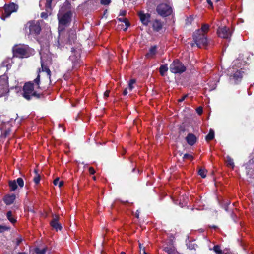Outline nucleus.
I'll return each instance as SVG.
<instances>
[{"label": "nucleus", "instance_id": "11", "mask_svg": "<svg viewBox=\"0 0 254 254\" xmlns=\"http://www.w3.org/2000/svg\"><path fill=\"white\" fill-rule=\"evenodd\" d=\"M8 89V77L3 75L0 76V96L5 94Z\"/></svg>", "mask_w": 254, "mask_h": 254}, {"label": "nucleus", "instance_id": "9", "mask_svg": "<svg viewBox=\"0 0 254 254\" xmlns=\"http://www.w3.org/2000/svg\"><path fill=\"white\" fill-rule=\"evenodd\" d=\"M156 11L162 17H167L171 14L172 9L170 5L162 3L157 6Z\"/></svg>", "mask_w": 254, "mask_h": 254}, {"label": "nucleus", "instance_id": "40", "mask_svg": "<svg viewBox=\"0 0 254 254\" xmlns=\"http://www.w3.org/2000/svg\"><path fill=\"white\" fill-rule=\"evenodd\" d=\"M123 22L125 23L127 27L125 29V30H126L127 28L129 26V23L127 18L123 19Z\"/></svg>", "mask_w": 254, "mask_h": 254}, {"label": "nucleus", "instance_id": "33", "mask_svg": "<svg viewBox=\"0 0 254 254\" xmlns=\"http://www.w3.org/2000/svg\"><path fill=\"white\" fill-rule=\"evenodd\" d=\"M213 250L216 253L218 254H222L220 247L218 245L214 246L213 247Z\"/></svg>", "mask_w": 254, "mask_h": 254}, {"label": "nucleus", "instance_id": "38", "mask_svg": "<svg viewBox=\"0 0 254 254\" xmlns=\"http://www.w3.org/2000/svg\"><path fill=\"white\" fill-rule=\"evenodd\" d=\"M9 228L6 226L0 225V233H2L6 230H8Z\"/></svg>", "mask_w": 254, "mask_h": 254}, {"label": "nucleus", "instance_id": "29", "mask_svg": "<svg viewBox=\"0 0 254 254\" xmlns=\"http://www.w3.org/2000/svg\"><path fill=\"white\" fill-rule=\"evenodd\" d=\"M214 137V131L212 129H210L209 133L206 136V140L210 141L212 140Z\"/></svg>", "mask_w": 254, "mask_h": 254}, {"label": "nucleus", "instance_id": "4", "mask_svg": "<svg viewBox=\"0 0 254 254\" xmlns=\"http://www.w3.org/2000/svg\"><path fill=\"white\" fill-rule=\"evenodd\" d=\"M13 52L15 56L24 58L33 55L35 54V50L28 45L23 44L15 46L13 48Z\"/></svg>", "mask_w": 254, "mask_h": 254}, {"label": "nucleus", "instance_id": "34", "mask_svg": "<svg viewBox=\"0 0 254 254\" xmlns=\"http://www.w3.org/2000/svg\"><path fill=\"white\" fill-rule=\"evenodd\" d=\"M35 172L36 173V175L34 177L33 181L36 184H38L40 180V176L39 175L37 174V173L36 170H35Z\"/></svg>", "mask_w": 254, "mask_h": 254}, {"label": "nucleus", "instance_id": "52", "mask_svg": "<svg viewBox=\"0 0 254 254\" xmlns=\"http://www.w3.org/2000/svg\"><path fill=\"white\" fill-rule=\"evenodd\" d=\"M123 19H125L124 18H118V20L120 21V22H123Z\"/></svg>", "mask_w": 254, "mask_h": 254}, {"label": "nucleus", "instance_id": "28", "mask_svg": "<svg viewBox=\"0 0 254 254\" xmlns=\"http://www.w3.org/2000/svg\"><path fill=\"white\" fill-rule=\"evenodd\" d=\"M47 248H43L42 249L40 248H36L34 252L36 254H45Z\"/></svg>", "mask_w": 254, "mask_h": 254}, {"label": "nucleus", "instance_id": "54", "mask_svg": "<svg viewBox=\"0 0 254 254\" xmlns=\"http://www.w3.org/2000/svg\"><path fill=\"white\" fill-rule=\"evenodd\" d=\"M158 1H168L169 0H158Z\"/></svg>", "mask_w": 254, "mask_h": 254}, {"label": "nucleus", "instance_id": "41", "mask_svg": "<svg viewBox=\"0 0 254 254\" xmlns=\"http://www.w3.org/2000/svg\"><path fill=\"white\" fill-rule=\"evenodd\" d=\"M196 112L198 113V115L202 114L203 112V108L201 107H199L196 109Z\"/></svg>", "mask_w": 254, "mask_h": 254}, {"label": "nucleus", "instance_id": "53", "mask_svg": "<svg viewBox=\"0 0 254 254\" xmlns=\"http://www.w3.org/2000/svg\"><path fill=\"white\" fill-rule=\"evenodd\" d=\"M17 254H28V253H26L25 252H19Z\"/></svg>", "mask_w": 254, "mask_h": 254}, {"label": "nucleus", "instance_id": "3", "mask_svg": "<svg viewBox=\"0 0 254 254\" xmlns=\"http://www.w3.org/2000/svg\"><path fill=\"white\" fill-rule=\"evenodd\" d=\"M209 29V25L203 24L200 29L196 30L193 34V38L198 47L201 48L207 45L208 40L206 33Z\"/></svg>", "mask_w": 254, "mask_h": 254}, {"label": "nucleus", "instance_id": "44", "mask_svg": "<svg viewBox=\"0 0 254 254\" xmlns=\"http://www.w3.org/2000/svg\"><path fill=\"white\" fill-rule=\"evenodd\" d=\"M89 171L90 174H94L95 173V171L94 170L93 167H90L89 169Z\"/></svg>", "mask_w": 254, "mask_h": 254}, {"label": "nucleus", "instance_id": "56", "mask_svg": "<svg viewBox=\"0 0 254 254\" xmlns=\"http://www.w3.org/2000/svg\"><path fill=\"white\" fill-rule=\"evenodd\" d=\"M225 210H226V211H228L227 207H225Z\"/></svg>", "mask_w": 254, "mask_h": 254}, {"label": "nucleus", "instance_id": "30", "mask_svg": "<svg viewBox=\"0 0 254 254\" xmlns=\"http://www.w3.org/2000/svg\"><path fill=\"white\" fill-rule=\"evenodd\" d=\"M206 170L204 169H200L198 171V174L201 176L202 178H205L206 176Z\"/></svg>", "mask_w": 254, "mask_h": 254}, {"label": "nucleus", "instance_id": "49", "mask_svg": "<svg viewBox=\"0 0 254 254\" xmlns=\"http://www.w3.org/2000/svg\"><path fill=\"white\" fill-rule=\"evenodd\" d=\"M22 240L21 238H17V242H16L17 245H19V244L22 242Z\"/></svg>", "mask_w": 254, "mask_h": 254}, {"label": "nucleus", "instance_id": "26", "mask_svg": "<svg viewBox=\"0 0 254 254\" xmlns=\"http://www.w3.org/2000/svg\"><path fill=\"white\" fill-rule=\"evenodd\" d=\"M188 198L186 196L182 195L180 198L179 205L181 207H183L187 205V199Z\"/></svg>", "mask_w": 254, "mask_h": 254}, {"label": "nucleus", "instance_id": "5", "mask_svg": "<svg viewBox=\"0 0 254 254\" xmlns=\"http://www.w3.org/2000/svg\"><path fill=\"white\" fill-rule=\"evenodd\" d=\"M241 64L240 60H236L233 62L232 66L228 70L230 79H233L236 83L241 81L244 73L242 68H240Z\"/></svg>", "mask_w": 254, "mask_h": 254}, {"label": "nucleus", "instance_id": "13", "mask_svg": "<svg viewBox=\"0 0 254 254\" xmlns=\"http://www.w3.org/2000/svg\"><path fill=\"white\" fill-rule=\"evenodd\" d=\"M138 16L142 24L144 26H147L150 22L151 15L149 13H145L140 11L138 12Z\"/></svg>", "mask_w": 254, "mask_h": 254}, {"label": "nucleus", "instance_id": "50", "mask_svg": "<svg viewBox=\"0 0 254 254\" xmlns=\"http://www.w3.org/2000/svg\"><path fill=\"white\" fill-rule=\"evenodd\" d=\"M127 93H128V92H127V89H125L124 90V92H123V94H124V95H127Z\"/></svg>", "mask_w": 254, "mask_h": 254}, {"label": "nucleus", "instance_id": "57", "mask_svg": "<svg viewBox=\"0 0 254 254\" xmlns=\"http://www.w3.org/2000/svg\"><path fill=\"white\" fill-rule=\"evenodd\" d=\"M219 0H216V1H219Z\"/></svg>", "mask_w": 254, "mask_h": 254}, {"label": "nucleus", "instance_id": "20", "mask_svg": "<svg viewBox=\"0 0 254 254\" xmlns=\"http://www.w3.org/2000/svg\"><path fill=\"white\" fill-rule=\"evenodd\" d=\"M187 143L190 145H193L196 141V136L192 133H189L186 137Z\"/></svg>", "mask_w": 254, "mask_h": 254}, {"label": "nucleus", "instance_id": "31", "mask_svg": "<svg viewBox=\"0 0 254 254\" xmlns=\"http://www.w3.org/2000/svg\"><path fill=\"white\" fill-rule=\"evenodd\" d=\"M53 183L55 185H58L59 187H61L64 185V182L63 181H59V178H56L54 181Z\"/></svg>", "mask_w": 254, "mask_h": 254}, {"label": "nucleus", "instance_id": "45", "mask_svg": "<svg viewBox=\"0 0 254 254\" xmlns=\"http://www.w3.org/2000/svg\"><path fill=\"white\" fill-rule=\"evenodd\" d=\"M110 91L107 90L105 92L104 94V96L105 98H107L109 96Z\"/></svg>", "mask_w": 254, "mask_h": 254}, {"label": "nucleus", "instance_id": "48", "mask_svg": "<svg viewBox=\"0 0 254 254\" xmlns=\"http://www.w3.org/2000/svg\"><path fill=\"white\" fill-rule=\"evenodd\" d=\"M208 4L211 7H213V3L211 1V0H206Z\"/></svg>", "mask_w": 254, "mask_h": 254}, {"label": "nucleus", "instance_id": "19", "mask_svg": "<svg viewBox=\"0 0 254 254\" xmlns=\"http://www.w3.org/2000/svg\"><path fill=\"white\" fill-rule=\"evenodd\" d=\"M16 198L14 194L5 195L3 198V201L6 205H10L15 200Z\"/></svg>", "mask_w": 254, "mask_h": 254}, {"label": "nucleus", "instance_id": "1", "mask_svg": "<svg viewBox=\"0 0 254 254\" xmlns=\"http://www.w3.org/2000/svg\"><path fill=\"white\" fill-rule=\"evenodd\" d=\"M57 16L59 33L58 47L62 48L66 46L67 48V46L74 44V46L71 48V55L69 59L72 64V69L77 70L81 66V45L76 42V35L75 30H70L64 34L62 32L65 27L70 25L72 17L71 5L68 1H66L63 4L59 11Z\"/></svg>", "mask_w": 254, "mask_h": 254}, {"label": "nucleus", "instance_id": "27", "mask_svg": "<svg viewBox=\"0 0 254 254\" xmlns=\"http://www.w3.org/2000/svg\"><path fill=\"white\" fill-rule=\"evenodd\" d=\"M6 217L8 220L12 224H14L16 222V220L12 217V212L11 211H9L6 213Z\"/></svg>", "mask_w": 254, "mask_h": 254}, {"label": "nucleus", "instance_id": "22", "mask_svg": "<svg viewBox=\"0 0 254 254\" xmlns=\"http://www.w3.org/2000/svg\"><path fill=\"white\" fill-rule=\"evenodd\" d=\"M9 186L11 191H14L17 188V185L15 180L9 181Z\"/></svg>", "mask_w": 254, "mask_h": 254}, {"label": "nucleus", "instance_id": "25", "mask_svg": "<svg viewBox=\"0 0 254 254\" xmlns=\"http://www.w3.org/2000/svg\"><path fill=\"white\" fill-rule=\"evenodd\" d=\"M54 0H46L45 3V9L48 12H50L52 9V2Z\"/></svg>", "mask_w": 254, "mask_h": 254}, {"label": "nucleus", "instance_id": "15", "mask_svg": "<svg viewBox=\"0 0 254 254\" xmlns=\"http://www.w3.org/2000/svg\"><path fill=\"white\" fill-rule=\"evenodd\" d=\"M59 217L58 215H53V219L50 222L51 226L57 231L58 230H60L62 228V226L58 222Z\"/></svg>", "mask_w": 254, "mask_h": 254}, {"label": "nucleus", "instance_id": "16", "mask_svg": "<svg viewBox=\"0 0 254 254\" xmlns=\"http://www.w3.org/2000/svg\"><path fill=\"white\" fill-rule=\"evenodd\" d=\"M163 23L160 20L155 19L152 22V26L154 31L158 32L161 30L163 27Z\"/></svg>", "mask_w": 254, "mask_h": 254}, {"label": "nucleus", "instance_id": "17", "mask_svg": "<svg viewBox=\"0 0 254 254\" xmlns=\"http://www.w3.org/2000/svg\"><path fill=\"white\" fill-rule=\"evenodd\" d=\"M157 53V46H152L148 52L146 54L145 57L146 58L150 59L153 58L155 56Z\"/></svg>", "mask_w": 254, "mask_h": 254}, {"label": "nucleus", "instance_id": "39", "mask_svg": "<svg viewBox=\"0 0 254 254\" xmlns=\"http://www.w3.org/2000/svg\"><path fill=\"white\" fill-rule=\"evenodd\" d=\"M139 246L140 248V254H147V253L145 251L144 248H142L141 244H139Z\"/></svg>", "mask_w": 254, "mask_h": 254}, {"label": "nucleus", "instance_id": "35", "mask_svg": "<svg viewBox=\"0 0 254 254\" xmlns=\"http://www.w3.org/2000/svg\"><path fill=\"white\" fill-rule=\"evenodd\" d=\"M135 82V80L134 79H131L128 83V88L131 91L133 89V85Z\"/></svg>", "mask_w": 254, "mask_h": 254}, {"label": "nucleus", "instance_id": "36", "mask_svg": "<svg viewBox=\"0 0 254 254\" xmlns=\"http://www.w3.org/2000/svg\"><path fill=\"white\" fill-rule=\"evenodd\" d=\"M110 2L111 0H101V3L104 5H108Z\"/></svg>", "mask_w": 254, "mask_h": 254}, {"label": "nucleus", "instance_id": "42", "mask_svg": "<svg viewBox=\"0 0 254 254\" xmlns=\"http://www.w3.org/2000/svg\"><path fill=\"white\" fill-rule=\"evenodd\" d=\"M48 12L46 11V12H43L41 14V17L43 18H47L48 17Z\"/></svg>", "mask_w": 254, "mask_h": 254}, {"label": "nucleus", "instance_id": "32", "mask_svg": "<svg viewBox=\"0 0 254 254\" xmlns=\"http://www.w3.org/2000/svg\"><path fill=\"white\" fill-rule=\"evenodd\" d=\"M16 184L18 185L20 188L24 186V181L22 178H18L16 180Z\"/></svg>", "mask_w": 254, "mask_h": 254}, {"label": "nucleus", "instance_id": "2", "mask_svg": "<svg viewBox=\"0 0 254 254\" xmlns=\"http://www.w3.org/2000/svg\"><path fill=\"white\" fill-rule=\"evenodd\" d=\"M40 75L38 74L33 81H29L25 83L23 87V97L27 100H30L32 97L40 98L41 94L37 93L34 88H39Z\"/></svg>", "mask_w": 254, "mask_h": 254}, {"label": "nucleus", "instance_id": "18", "mask_svg": "<svg viewBox=\"0 0 254 254\" xmlns=\"http://www.w3.org/2000/svg\"><path fill=\"white\" fill-rule=\"evenodd\" d=\"M40 54L41 55V64L42 70L43 72H46L48 77L50 79V77H51V71H50V69H49V68L44 65L43 56L42 55L41 53H40Z\"/></svg>", "mask_w": 254, "mask_h": 254}, {"label": "nucleus", "instance_id": "10", "mask_svg": "<svg viewBox=\"0 0 254 254\" xmlns=\"http://www.w3.org/2000/svg\"><path fill=\"white\" fill-rule=\"evenodd\" d=\"M174 239L170 238L163 246V250L168 254H181L178 253L174 245Z\"/></svg>", "mask_w": 254, "mask_h": 254}, {"label": "nucleus", "instance_id": "43", "mask_svg": "<svg viewBox=\"0 0 254 254\" xmlns=\"http://www.w3.org/2000/svg\"><path fill=\"white\" fill-rule=\"evenodd\" d=\"M9 132H10L9 130H5V131L2 132V135L3 136L6 137L9 134Z\"/></svg>", "mask_w": 254, "mask_h": 254}, {"label": "nucleus", "instance_id": "12", "mask_svg": "<svg viewBox=\"0 0 254 254\" xmlns=\"http://www.w3.org/2000/svg\"><path fill=\"white\" fill-rule=\"evenodd\" d=\"M217 33L218 36L222 38L229 39L231 36L230 29L226 26L219 27Z\"/></svg>", "mask_w": 254, "mask_h": 254}, {"label": "nucleus", "instance_id": "14", "mask_svg": "<svg viewBox=\"0 0 254 254\" xmlns=\"http://www.w3.org/2000/svg\"><path fill=\"white\" fill-rule=\"evenodd\" d=\"M254 161L253 160H250L248 163L245 164L247 175L250 178L254 177Z\"/></svg>", "mask_w": 254, "mask_h": 254}, {"label": "nucleus", "instance_id": "55", "mask_svg": "<svg viewBox=\"0 0 254 254\" xmlns=\"http://www.w3.org/2000/svg\"><path fill=\"white\" fill-rule=\"evenodd\" d=\"M121 254H126L125 252H122L121 253Z\"/></svg>", "mask_w": 254, "mask_h": 254}, {"label": "nucleus", "instance_id": "37", "mask_svg": "<svg viewBox=\"0 0 254 254\" xmlns=\"http://www.w3.org/2000/svg\"><path fill=\"white\" fill-rule=\"evenodd\" d=\"M183 158L192 160L193 159V156L189 154H185L184 155Z\"/></svg>", "mask_w": 254, "mask_h": 254}, {"label": "nucleus", "instance_id": "51", "mask_svg": "<svg viewBox=\"0 0 254 254\" xmlns=\"http://www.w3.org/2000/svg\"><path fill=\"white\" fill-rule=\"evenodd\" d=\"M139 213L138 212V211L137 210L136 213H135V217L137 218H139Z\"/></svg>", "mask_w": 254, "mask_h": 254}, {"label": "nucleus", "instance_id": "8", "mask_svg": "<svg viewBox=\"0 0 254 254\" xmlns=\"http://www.w3.org/2000/svg\"><path fill=\"white\" fill-rule=\"evenodd\" d=\"M186 70V66L178 60H175L170 65V70L175 74H181Z\"/></svg>", "mask_w": 254, "mask_h": 254}, {"label": "nucleus", "instance_id": "6", "mask_svg": "<svg viewBox=\"0 0 254 254\" xmlns=\"http://www.w3.org/2000/svg\"><path fill=\"white\" fill-rule=\"evenodd\" d=\"M18 9V5L11 2L8 4H5L3 7L0 8V17L3 20L10 16L13 12H16Z\"/></svg>", "mask_w": 254, "mask_h": 254}, {"label": "nucleus", "instance_id": "47", "mask_svg": "<svg viewBox=\"0 0 254 254\" xmlns=\"http://www.w3.org/2000/svg\"><path fill=\"white\" fill-rule=\"evenodd\" d=\"M127 13L126 11L122 10L120 11V15L121 16H125Z\"/></svg>", "mask_w": 254, "mask_h": 254}, {"label": "nucleus", "instance_id": "24", "mask_svg": "<svg viewBox=\"0 0 254 254\" xmlns=\"http://www.w3.org/2000/svg\"><path fill=\"white\" fill-rule=\"evenodd\" d=\"M225 161L228 166L234 168V163L233 159L231 158L229 156H227L226 157Z\"/></svg>", "mask_w": 254, "mask_h": 254}, {"label": "nucleus", "instance_id": "7", "mask_svg": "<svg viewBox=\"0 0 254 254\" xmlns=\"http://www.w3.org/2000/svg\"><path fill=\"white\" fill-rule=\"evenodd\" d=\"M25 30L29 35L35 36L40 33L41 28L38 22L29 21L26 25Z\"/></svg>", "mask_w": 254, "mask_h": 254}, {"label": "nucleus", "instance_id": "21", "mask_svg": "<svg viewBox=\"0 0 254 254\" xmlns=\"http://www.w3.org/2000/svg\"><path fill=\"white\" fill-rule=\"evenodd\" d=\"M11 62H12V61H11V59H8L4 60L1 64V68L6 67V70H7L11 66Z\"/></svg>", "mask_w": 254, "mask_h": 254}, {"label": "nucleus", "instance_id": "46", "mask_svg": "<svg viewBox=\"0 0 254 254\" xmlns=\"http://www.w3.org/2000/svg\"><path fill=\"white\" fill-rule=\"evenodd\" d=\"M187 97V95H185L183 96L182 98L178 99V102H183Z\"/></svg>", "mask_w": 254, "mask_h": 254}, {"label": "nucleus", "instance_id": "23", "mask_svg": "<svg viewBox=\"0 0 254 254\" xmlns=\"http://www.w3.org/2000/svg\"><path fill=\"white\" fill-rule=\"evenodd\" d=\"M168 67L167 64L161 65L159 68V72L161 76H164L168 71Z\"/></svg>", "mask_w": 254, "mask_h": 254}]
</instances>
